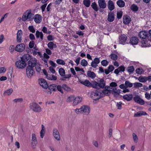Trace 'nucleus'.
<instances>
[{
	"label": "nucleus",
	"instance_id": "obj_28",
	"mask_svg": "<svg viewBox=\"0 0 151 151\" xmlns=\"http://www.w3.org/2000/svg\"><path fill=\"white\" fill-rule=\"evenodd\" d=\"M102 93L103 94V97L104 95H109L111 93V91L107 89V88L106 86L105 89L101 91Z\"/></svg>",
	"mask_w": 151,
	"mask_h": 151
},
{
	"label": "nucleus",
	"instance_id": "obj_30",
	"mask_svg": "<svg viewBox=\"0 0 151 151\" xmlns=\"http://www.w3.org/2000/svg\"><path fill=\"white\" fill-rule=\"evenodd\" d=\"M36 36L37 38H39L40 37L41 40L43 39V35L42 32L37 30L36 32Z\"/></svg>",
	"mask_w": 151,
	"mask_h": 151
},
{
	"label": "nucleus",
	"instance_id": "obj_29",
	"mask_svg": "<svg viewBox=\"0 0 151 151\" xmlns=\"http://www.w3.org/2000/svg\"><path fill=\"white\" fill-rule=\"evenodd\" d=\"M99 87L103 88L105 86V83L103 79H100L98 81Z\"/></svg>",
	"mask_w": 151,
	"mask_h": 151
},
{
	"label": "nucleus",
	"instance_id": "obj_44",
	"mask_svg": "<svg viewBox=\"0 0 151 151\" xmlns=\"http://www.w3.org/2000/svg\"><path fill=\"white\" fill-rule=\"evenodd\" d=\"M139 80L141 82H145L147 81V77H140L139 78Z\"/></svg>",
	"mask_w": 151,
	"mask_h": 151
},
{
	"label": "nucleus",
	"instance_id": "obj_7",
	"mask_svg": "<svg viewBox=\"0 0 151 151\" xmlns=\"http://www.w3.org/2000/svg\"><path fill=\"white\" fill-rule=\"evenodd\" d=\"M33 68L27 67L26 69V74L28 78H31L35 73Z\"/></svg>",
	"mask_w": 151,
	"mask_h": 151
},
{
	"label": "nucleus",
	"instance_id": "obj_13",
	"mask_svg": "<svg viewBox=\"0 0 151 151\" xmlns=\"http://www.w3.org/2000/svg\"><path fill=\"white\" fill-rule=\"evenodd\" d=\"M133 100L135 102L141 105H143L145 103L143 100L138 95H137L134 97Z\"/></svg>",
	"mask_w": 151,
	"mask_h": 151
},
{
	"label": "nucleus",
	"instance_id": "obj_16",
	"mask_svg": "<svg viewBox=\"0 0 151 151\" xmlns=\"http://www.w3.org/2000/svg\"><path fill=\"white\" fill-rule=\"evenodd\" d=\"M53 134L54 137L58 141L60 140V136L59 132L57 129L55 128L53 131Z\"/></svg>",
	"mask_w": 151,
	"mask_h": 151
},
{
	"label": "nucleus",
	"instance_id": "obj_51",
	"mask_svg": "<svg viewBox=\"0 0 151 151\" xmlns=\"http://www.w3.org/2000/svg\"><path fill=\"white\" fill-rule=\"evenodd\" d=\"M134 87L137 88L142 87V84L140 83H134Z\"/></svg>",
	"mask_w": 151,
	"mask_h": 151
},
{
	"label": "nucleus",
	"instance_id": "obj_19",
	"mask_svg": "<svg viewBox=\"0 0 151 151\" xmlns=\"http://www.w3.org/2000/svg\"><path fill=\"white\" fill-rule=\"evenodd\" d=\"M22 32L21 30H19L17 33V41L18 42L20 43L22 40Z\"/></svg>",
	"mask_w": 151,
	"mask_h": 151
},
{
	"label": "nucleus",
	"instance_id": "obj_47",
	"mask_svg": "<svg viewBox=\"0 0 151 151\" xmlns=\"http://www.w3.org/2000/svg\"><path fill=\"white\" fill-rule=\"evenodd\" d=\"M126 88L127 87H131L133 86V84L129 81H126L125 83Z\"/></svg>",
	"mask_w": 151,
	"mask_h": 151
},
{
	"label": "nucleus",
	"instance_id": "obj_59",
	"mask_svg": "<svg viewBox=\"0 0 151 151\" xmlns=\"http://www.w3.org/2000/svg\"><path fill=\"white\" fill-rule=\"evenodd\" d=\"M133 137L134 142H137L138 138L136 134L134 133H133Z\"/></svg>",
	"mask_w": 151,
	"mask_h": 151
},
{
	"label": "nucleus",
	"instance_id": "obj_33",
	"mask_svg": "<svg viewBox=\"0 0 151 151\" xmlns=\"http://www.w3.org/2000/svg\"><path fill=\"white\" fill-rule=\"evenodd\" d=\"M83 3L85 6L88 7L91 5V1L90 0H83Z\"/></svg>",
	"mask_w": 151,
	"mask_h": 151
},
{
	"label": "nucleus",
	"instance_id": "obj_6",
	"mask_svg": "<svg viewBox=\"0 0 151 151\" xmlns=\"http://www.w3.org/2000/svg\"><path fill=\"white\" fill-rule=\"evenodd\" d=\"M37 143V142L35 134H32L31 142V145L32 148L33 149L36 148Z\"/></svg>",
	"mask_w": 151,
	"mask_h": 151
},
{
	"label": "nucleus",
	"instance_id": "obj_1",
	"mask_svg": "<svg viewBox=\"0 0 151 151\" xmlns=\"http://www.w3.org/2000/svg\"><path fill=\"white\" fill-rule=\"evenodd\" d=\"M34 14L32 13L30 10H27L24 13L22 17V20L25 21L28 20L29 21H32L33 19Z\"/></svg>",
	"mask_w": 151,
	"mask_h": 151
},
{
	"label": "nucleus",
	"instance_id": "obj_39",
	"mask_svg": "<svg viewBox=\"0 0 151 151\" xmlns=\"http://www.w3.org/2000/svg\"><path fill=\"white\" fill-rule=\"evenodd\" d=\"M56 62L59 65H64L65 64V61L61 59H58L56 60Z\"/></svg>",
	"mask_w": 151,
	"mask_h": 151
},
{
	"label": "nucleus",
	"instance_id": "obj_22",
	"mask_svg": "<svg viewBox=\"0 0 151 151\" xmlns=\"http://www.w3.org/2000/svg\"><path fill=\"white\" fill-rule=\"evenodd\" d=\"M147 33L145 31H141L138 34V36L140 38L145 39L146 37H147Z\"/></svg>",
	"mask_w": 151,
	"mask_h": 151
},
{
	"label": "nucleus",
	"instance_id": "obj_48",
	"mask_svg": "<svg viewBox=\"0 0 151 151\" xmlns=\"http://www.w3.org/2000/svg\"><path fill=\"white\" fill-rule=\"evenodd\" d=\"M92 86L94 88H99L98 83L96 81H93L92 83Z\"/></svg>",
	"mask_w": 151,
	"mask_h": 151
},
{
	"label": "nucleus",
	"instance_id": "obj_11",
	"mask_svg": "<svg viewBox=\"0 0 151 151\" xmlns=\"http://www.w3.org/2000/svg\"><path fill=\"white\" fill-rule=\"evenodd\" d=\"M37 60L35 58H32L28 62V67L33 68L36 65Z\"/></svg>",
	"mask_w": 151,
	"mask_h": 151
},
{
	"label": "nucleus",
	"instance_id": "obj_61",
	"mask_svg": "<svg viewBox=\"0 0 151 151\" xmlns=\"http://www.w3.org/2000/svg\"><path fill=\"white\" fill-rule=\"evenodd\" d=\"M117 18L118 19H120L122 15V12L121 11L118 12L117 14Z\"/></svg>",
	"mask_w": 151,
	"mask_h": 151
},
{
	"label": "nucleus",
	"instance_id": "obj_36",
	"mask_svg": "<svg viewBox=\"0 0 151 151\" xmlns=\"http://www.w3.org/2000/svg\"><path fill=\"white\" fill-rule=\"evenodd\" d=\"M91 6L96 11H97L98 10L97 5L96 2H93L91 4Z\"/></svg>",
	"mask_w": 151,
	"mask_h": 151
},
{
	"label": "nucleus",
	"instance_id": "obj_12",
	"mask_svg": "<svg viewBox=\"0 0 151 151\" xmlns=\"http://www.w3.org/2000/svg\"><path fill=\"white\" fill-rule=\"evenodd\" d=\"M119 43L124 45L125 44L126 42L127 39V36L125 35H122L119 38Z\"/></svg>",
	"mask_w": 151,
	"mask_h": 151
},
{
	"label": "nucleus",
	"instance_id": "obj_25",
	"mask_svg": "<svg viewBox=\"0 0 151 151\" xmlns=\"http://www.w3.org/2000/svg\"><path fill=\"white\" fill-rule=\"evenodd\" d=\"M138 41V38L136 37H132L130 39V43L132 45H137Z\"/></svg>",
	"mask_w": 151,
	"mask_h": 151
},
{
	"label": "nucleus",
	"instance_id": "obj_5",
	"mask_svg": "<svg viewBox=\"0 0 151 151\" xmlns=\"http://www.w3.org/2000/svg\"><path fill=\"white\" fill-rule=\"evenodd\" d=\"M15 65L17 68L22 69L26 66V64L24 61L21 60L17 61L15 63Z\"/></svg>",
	"mask_w": 151,
	"mask_h": 151
},
{
	"label": "nucleus",
	"instance_id": "obj_24",
	"mask_svg": "<svg viewBox=\"0 0 151 151\" xmlns=\"http://www.w3.org/2000/svg\"><path fill=\"white\" fill-rule=\"evenodd\" d=\"M131 22L130 17L127 15H124L123 18V22L125 24H128Z\"/></svg>",
	"mask_w": 151,
	"mask_h": 151
},
{
	"label": "nucleus",
	"instance_id": "obj_62",
	"mask_svg": "<svg viewBox=\"0 0 151 151\" xmlns=\"http://www.w3.org/2000/svg\"><path fill=\"white\" fill-rule=\"evenodd\" d=\"M118 68L120 72H124V71L125 68L123 65H121Z\"/></svg>",
	"mask_w": 151,
	"mask_h": 151
},
{
	"label": "nucleus",
	"instance_id": "obj_21",
	"mask_svg": "<svg viewBox=\"0 0 151 151\" xmlns=\"http://www.w3.org/2000/svg\"><path fill=\"white\" fill-rule=\"evenodd\" d=\"M107 6L109 9L111 11L113 10L115 8L114 3L111 0H109L108 2Z\"/></svg>",
	"mask_w": 151,
	"mask_h": 151
},
{
	"label": "nucleus",
	"instance_id": "obj_37",
	"mask_svg": "<svg viewBox=\"0 0 151 151\" xmlns=\"http://www.w3.org/2000/svg\"><path fill=\"white\" fill-rule=\"evenodd\" d=\"M13 91V89L12 88H10L5 91L4 92V94H6L8 96H9L12 93Z\"/></svg>",
	"mask_w": 151,
	"mask_h": 151
},
{
	"label": "nucleus",
	"instance_id": "obj_31",
	"mask_svg": "<svg viewBox=\"0 0 151 151\" xmlns=\"http://www.w3.org/2000/svg\"><path fill=\"white\" fill-rule=\"evenodd\" d=\"M116 4L120 7H123L125 5V3L122 0H118L116 2Z\"/></svg>",
	"mask_w": 151,
	"mask_h": 151
},
{
	"label": "nucleus",
	"instance_id": "obj_32",
	"mask_svg": "<svg viewBox=\"0 0 151 151\" xmlns=\"http://www.w3.org/2000/svg\"><path fill=\"white\" fill-rule=\"evenodd\" d=\"M147 114L146 113L143 111H140L135 113L134 114V116L135 117H139L142 115H145Z\"/></svg>",
	"mask_w": 151,
	"mask_h": 151
},
{
	"label": "nucleus",
	"instance_id": "obj_15",
	"mask_svg": "<svg viewBox=\"0 0 151 151\" xmlns=\"http://www.w3.org/2000/svg\"><path fill=\"white\" fill-rule=\"evenodd\" d=\"M42 16L39 14H37L34 15L33 19L36 23H40L42 21Z\"/></svg>",
	"mask_w": 151,
	"mask_h": 151
},
{
	"label": "nucleus",
	"instance_id": "obj_64",
	"mask_svg": "<svg viewBox=\"0 0 151 151\" xmlns=\"http://www.w3.org/2000/svg\"><path fill=\"white\" fill-rule=\"evenodd\" d=\"M123 105V104L121 102L119 103H117L116 106L117 107L118 109H120L122 108V106Z\"/></svg>",
	"mask_w": 151,
	"mask_h": 151
},
{
	"label": "nucleus",
	"instance_id": "obj_49",
	"mask_svg": "<svg viewBox=\"0 0 151 151\" xmlns=\"http://www.w3.org/2000/svg\"><path fill=\"white\" fill-rule=\"evenodd\" d=\"M127 71L130 73H133L134 70V68L133 66H131L128 67Z\"/></svg>",
	"mask_w": 151,
	"mask_h": 151
},
{
	"label": "nucleus",
	"instance_id": "obj_54",
	"mask_svg": "<svg viewBox=\"0 0 151 151\" xmlns=\"http://www.w3.org/2000/svg\"><path fill=\"white\" fill-rule=\"evenodd\" d=\"M111 58L113 60H115L117 59L118 56L116 54H112L110 55Z\"/></svg>",
	"mask_w": 151,
	"mask_h": 151
},
{
	"label": "nucleus",
	"instance_id": "obj_35",
	"mask_svg": "<svg viewBox=\"0 0 151 151\" xmlns=\"http://www.w3.org/2000/svg\"><path fill=\"white\" fill-rule=\"evenodd\" d=\"M47 78L49 80L55 81L57 79V77L56 76L53 75H48L47 76Z\"/></svg>",
	"mask_w": 151,
	"mask_h": 151
},
{
	"label": "nucleus",
	"instance_id": "obj_26",
	"mask_svg": "<svg viewBox=\"0 0 151 151\" xmlns=\"http://www.w3.org/2000/svg\"><path fill=\"white\" fill-rule=\"evenodd\" d=\"M133 95L131 93L126 94L123 96V98L124 100L127 101H130L133 98Z\"/></svg>",
	"mask_w": 151,
	"mask_h": 151
},
{
	"label": "nucleus",
	"instance_id": "obj_55",
	"mask_svg": "<svg viewBox=\"0 0 151 151\" xmlns=\"http://www.w3.org/2000/svg\"><path fill=\"white\" fill-rule=\"evenodd\" d=\"M101 65L104 66H106L108 64V62L106 60H102L101 61Z\"/></svg>",
	"mask_w": 151,
	"mask_h": 151
},
{
	"label": "nucleus",
	"instance_id": "obj_52",
	"mask_svg": "<svg viewBox=\"0 0 151 151\" xmlns=\"http://www.w3.org/2000/svg\"><path fill=\"white\" fill-rule=\"evenodd\" d=\"M107 88V89H109L111 92H113L117 90L116 87H111L109 85V86H106Z\"/></svg>",
	"mask_w": 151,
	"mask_h": 151
},
{
	"label": "nucleus",
	"instance_id": "obj_58",
	"mask_svg": "<svg viewBox=\"0 0 151 151\" xmlns=\"http://www.w3.org/2000/svg\"><path fill=\"white\" fill-rule=\"evenodd\" d=\"M23 101L22 98L16 99L13 100V101L14 103L21 102Z\"/></svg>",
	"mask_w": 151,
	"mask_h": 151
},
{
	"label": "nucleus",
	"instance_id": "obj_17",
	"mask_svg": "<svg viewBox=\"0 0 151 151\" xmlns=\"http://www.w3.org/2000/svg\"><path fill=\"white\" fill-rule=\"evenodd\" d=\"M115 18V16L114 13L111 12H108V14L107 16V19L108 21L110 22H113Z\"/></svg>",
	"mask_w": 151,
	"mask_h": 151
},
{
	"label": "nucleus",
	"instance_id": "obj_23",
	"mask_svg": "<svg viewBox=\"0 0 151 151\" xmlns=\"http://www.w3.org/2000/svg\"><path fill=\"white\" fill-rule=\"evenodd\" d=\"M32 56L29 54H25L23 55L22 57L21 58V60H22L23 61L26 62L27 61L29 60H30Z\"/></svg>",
	"mask_w": 151,
	"mask_h": 151
},
{
	"label": "nucleus",
	"instance_id": "obj_10",
	"mask_svg": "<svg viewBox=\"0 0 151 151\" xmlns=\"http://www.w3.org/2000/svg\"><path fill=\"white\" fill-rule=\"evenodd\" d=\"M25 46L24 44L21 43L16 45L14 49L18 52H22L25 49Z\"/></svg>",
	"mask_w": 151,
	"mask_h": 151
},
{
	"label": "nucleus",
	"instance_id": "obj_57",
	"mask_svg": "<svg viewBox=\"0 0 151 151\" xmlns=\"http://www.w3.org/2000/svg\"><path fill=\"white\" fill-rule=\"evenodd\" d=\"M44 56L45 58V60H44V62H45V63H47V60L49 58V56L47 54L44 53Z\"/></svg>",
	"mask_w": 151,
	"mask_h": 151
},
{
	"label": "nucleus",
	"instance_id": "obj_4",
	"mask_svg": "<svg viewBox=\"0 0 151 151\" xmlns=\"http://www.w3.org/2000/svg\"><path fill=\"white\" fill-rule=\"evenodd\" d=\"M80 109L81 110V114L87 115L90 113L91 108L88 106L83 105L81 107Z\"/></svg>",
	"mask_w": 151,
	"mask_h": 151
},
{
	"label": "nucleus",
	"instance_id": "obj_42",
	"mask_svg": "<svg viewBox=\"0 0 151 151\" xmlns=\"http://www.w3.org/2000/svg\"><path fill=\"white\" fill-rule=\"evenodd\" d=\"M142 46L143 47H147L149 46L150 44H148L147 41L146 40H143L141 41Z\"/></svg>",
	"mask_w": 151,
	"mask_h": 151
},
{
	"label": "nucleus",
	"instance_id": "obj_45",
	"mask_svg": "<svg viewBox=\"0 0 151 151\" xmlns=\"http://www.w3.org/2000/svg\"><path fill=\"white\" fill-rule=\"evenodd\" d=\"M80 63L82 66L85 67L87 65L88 63L85 60L82 59L81 60Z\"/></svg>",
	"mask_w": 151,
	"mask_h": 151
},
{
	"label": "nucleus",
	"instance_id": "obj_9",
	"mask_svg": "<svg viewBox=\"0 0 151 151\" xmlns=\"http://www.w3.org/2000/svg\"><path fill=\"white\" fill-rule=\"evenodd\" d=\"M100 60L99 58H95L91 63V66L94 68H96L98 66V64L100 63Z\"/></svg>",
	"mask_w": 151,
	"mask_h": 151
},
{
	"label": "nucleus",
	"instance_id": "obj_41",
	"mask_svg": "<svg viewBox=\"0 0 151 151\" xmlns=\"http://www.w3.org/2000/svg\"><path fill=\"white\" fill-rule=\"evenodd\" d=\"M120 93V90H116L112 92V93L114 95V96L116 98L119 97Z\"/></svg>",
	"mask_w": 151,
	"mask_h": 151
},
{
	"label": "nucleus",
	"instance_id": "obj_18",
	"mask_svg": "<svg viewBox=\"0 0 151 151\" xmlns=\"http://www.w3.org/2000/svg\"><path fill=\"white\" fill-rule=\"evenodd\" d=\"M82 101V98L80 96H77L75 98H74L73 105V106H75L78 105L79 103L81 102Z\"/></svg>",
	"mask_w": 151,
	"mask_h": 151
},
{
	"label": "nucleus",
	"instance_id": "obj_43",
	"mask_svg": "<svg viewBox=\"0 0 151 151\" xmlns=\"http://www.w3.org/2000/svg\"><path fill=\"white\" fill-rule=\"evenodd\" d=\"M58 72L60 75L61 76H65V71L63 68H60L59 69Z\"/></svg>",
	"mask_w": 151,
	"mask_h": 151
},
{
	"label": "nucleus",
	"instance_id": "obj_27",
	"mask_svg": "<svg viewBox=\"0 0 151 151\" xmlns=\"http://www.w3.org/2000/svg\"><path fill=\"white\" fill-rule=\"evenodd\" d=\"M48 47L51 50H52L54 48L57 47V46L55 43L52 42H50L47 44Z\"/></svg>",
	"mask_w": 151,
	"mask_h": 151
},
{
	"label": "nucleus",
	"instance_id": "obj_40",
	"mask_svg": "<svg viewBox=\"0 0 151 151\" xmlns=\"http://www.w3.org/2000/svg\"><path fill=\"white\" fill-rule=\"evenodd\" d=\"M49 89L52 91H55L56 89V86L54 84H52L48 86Z\"/></svg>",
	"mask_w": 151,
	"mask_h": 151
},
{
	"label": "nucleus",
	"instance_id": "obj_14",
	"mask_svg": "<svg viewBox=\"0 0 151 151\" xmlns=\"http://www.w3.org/2000/svg\"><path fill=\"white\" fill-rule=\"evenodd\" d=\"M79 81L81 84L87 87H90L92 86V83L87 79L80 80Z\"/></svg>",
	"mask_w": 151,
	"mask_h": 151
},
{
	"label": "nucleus",
	"instance_id": "obj_8",
	"mask_svg": "<svg viewBox=\"0 0 151 151\" xmlns=\"http://www.w3.org/2000/svg\"><path fill=\"white\" fill-rule=\"evenodd\" d=\"M39 84L42 87L46 89L48 87V85L45 80L43 78H40L38 80Z\"/></svg>",
	"mask_w": 151,
	"mask_h": 151
},
{
	"label": "nucleus",
	"instance_id": "obj_56",
	"mask_svg": "<svg viewBox=\"0 0 151 151\" xmlns=\"http://www.w3.org/2000/svg\"><path fill=\"white\" fill-rule=\"evenodd\" d=\"M28 29L31 32L33 33H35V29L33 26H29L28 27Z\"/></svg>",
	"mask_w": 151,
	"mask_h": 151
},
{
	"label": "nucleus",
	"instance_id": "obj_46",
	"mask_svg": "<svg viewBox=\"0 0 151 151\" xmlns=\"http://www.w3.org/2000/svg\"><path fill=\"white\" fill-rule=\"evenodd\" d=\"M131 8L133 11L134 12L137 11L138 9L137 6L134 4H133L131 6Z\"/></svg>",
	"mask_w": 151,
	"mask_h": 151
},
{
	"label": "nucleus",
	"instance_id": "obj_60",
	"mask_svg": "<svg viewBox=\"0 0 151 151\" xmlns=\"http://www.w3.org/2000/svg\"><path fill=\"white\" fill-rule=\"evenodd\" d=\"M151 95L148 92H146L145 93V98L148 100L151 99Z\"/></svg>",
	"mask_w": 151,
	"mask_h": 151
},
{
	"label": "nucleus",
	"instance_id": "obj_38",
	"mask_svg": "<svg viewBox=\"0 0 151 151\" xmlns=\"http://www.w3.org/2000/svg\"><path fill=\"white\" fill-rule=\"evenodd\" d=\"M87 74L88 76L92 78H94L95 77V74L93 72L88 71Z\"/></svg>",
	"mask_w": 151,
	"mask_h": 151
},
{
	"label": "nucleus",
	"instance_id": "obj_3",
	"mask_svg": "<svg viewBox=\"0 0 151 151\" xmlns=\"http://www.w3.org/2000/svg\"><path fill=\"white\" fill-rule=\"evenodd\" d=\"M29 106L31 110L35 112H40L42 110L40 106L36 103H30Z\"/></svg>",
	"mask_w": 151,
	"mask_h": 151
},
{
	"label": "nucleus",
	"instance_id": "obj_2",
	"mask_svg": "<svg viewBox=\"0 0 151 151\" xmlns=\"http://www.w3.org/2000/svg\"><path fill=\"white\" fill-rule=\"evenodd\" d=\"M91 96L93 99L96 100L103 97V94L101 91L96 90L91 92Z\"/></svg>",
	"mask_w": 151,
	"mask_h": 151
},
{
	"label": "nucleus",
	"instance_id": "obj_20",
	"mask_svg": "<svg viewBox=\"0 0 151 151\" xmlns=\"http://www.w3.org/2000/svg\"><path fill=\"white\" fill-rule=\"evenodd\" d=\"M98 3L100 8L104 9L106 8V4L105 0H98Z\"/></svg>",
	"mask_w": 151,
	"mask_h": 151
},
{
	"label": "nucleus",
	"instance_id": "obj_53",
	"mask_svg": "<svg viewBox=\"0 0 151 151\" xmlns=\"http://www.w3.org/2000/svg\"><path fill=\"white\" fill-rule=\"evenodd\" d=\"M35 66L37 71L38 73H40L41 71V65H36Z\"/></svg>",
	"mask_w": 151,
	"mask_h": 151
},
{
	"label": "nucleus",
	"instance_id": "obj_63",
	"mask_svg": "<svg viewBox=\"0 0 151 151\" xmlns=\"http://www.w3.org/2000/svg\"><path fill=\"white\" fill-rule=\"evenodd\" d=\"M62 88L66 91H68L70 90V88L66 84H63L62 85Z\"/></svg>",
	"mask_w": 151,
	"mask_h": 151
},
{
	"label": "nucleus",
	"instance_id": "obj_50",
	"mask_svg": "<svg viewBox=\"0 0 151 151\" xmlns=\"http://www.w3.org/2000/svg\"><path fill=\"white\" fill-rule=\"evenodd\" d=\"M74 97L72 96H71L68 97L66 99L67 102H72L73 100L74 101Z\"/></svg>",
	"mask_w": 151,
	"mask_h": 151
},
{
	"label": "nucleus",
	"instance_id": "obj_34",
	"mask_svg": "<svg viewBox=\"0 0 151 151\" xmlns=\"http://www.w3.org/2000/svg\"><path fill=\"white\" fill-rule=\"evenodd\" d=\"M45 133V128L44 126L42 125V129L40 132V136L41 138H43Z\"/></svg>",
	"mask_w": 151,
	"mask_h": 151
}]
</instances>
